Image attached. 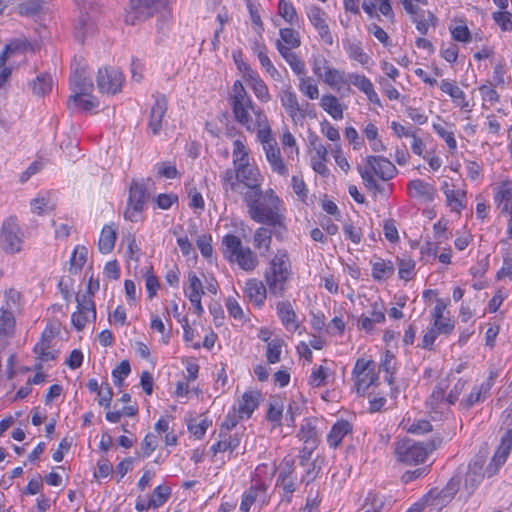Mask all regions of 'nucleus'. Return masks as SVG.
I'll return each mask as SVG.
<instances>
[{
	"label": "nucleus",
	"instance_id": "obj_1",
	"mask_svg": "<svg viewBox=\"0 0 512 512\" xmlns=\"http://www.w3.org/2000/svg\"><path fill=\"white\" fill-rule=\"evenodd\" d=\"M505 433L496 449L490 463L485 467L483 456H476L468 465V471L464 478V489L468 495H472L482 480L490 478L498 473L500 467L506 462L512 450V410L507 413L503 421Z\"/></svg>",
	"mask_w": 512,
	"mask_h": 512
},
{
	"label": "nucleus",
	"instance_id": "obj_2",
	"mask_svg": "<svg viewBox=\"0 0 512 512\" xmlns=\"http://www.w3.org/2000/svg\"><path fill=\"white\" fill-rule=\"evenodd\" d=\"M244 202L250 218L257 223L272 227L276 237L286 230L285 217L280 212L281 200L272 189L265 193L261 189L259 192H246Z\"/></svg>",
	"mask_w": 512,
	"mask_h": 512
},
{
	"label": "nucleus",
	"instance_id": "obj_3",
	"mask_svg": "<svg viewBox=\"0 0 512 512\" xmlns=\"http://www.w3.org/2000/svg\"><path fill=\"white\" fill-rule=\"evenodd\" d=\"M228 101L235 121L249 132L256 131L254 122L257 120L258 112L263 110L255 105L240 80L234 82Z\"/></svg>",
	"mask_w": 512,
	"mask_h": 512
},
{
	"label": "nucleus",
	"instance_id": "obj_4",
	"mask_svg": "<svg viewBox=\"0 0 512 512\" xmlns=\"http://www.w3.org/2000/svg\"><path fill=\"white\" fill-rule=\"evenodd\" d=\"M259 178L258 169L250 162L228 168L221 174L222 185L226 192H238L241 184L248 188L247 192H259L261 189Z\"/></svg>",
	"mask_w": 512,
	"mask_h": 512
},
{
	"label": "nucleus",
	"instance_id": "obj_5",
	"mask_svg": "<svg viewBox=\"0 0 512 512\" xmlns=\"http://www.w3.org/2000/svg\"><path fill=\"white\" fill-rule=\"evenodd\" d=\"M291 274V264L288 253L279 250L269 262L264 273L269 292L276 297H282L286 290V283Z\"/></svg>",
	"mask_w": 512,
	"mask_h": 512
},
{
	"label": "nucleus",
	"instance_id": "obj_6",
	"mask_svg": "<svg viewBox=\"0 0 512 512\" xmlns=\"http://www.w3.org/2000/svg\"><path fill=\"white\" fill-rule=\"evenodd\" d=\"M222 253L230 263L237 264L242 270L252 272L259 264L257 254L250 247H244L241 239L234 234L222 238Z\"/></svg>",
	"mask_w": 512,
	"mask_h": 512
},
{
	"label": "nucleus",
	"instance_id": "obj_7",
	"mask_svg": "<svg viewBox=\"0 0 512 512\" xmlns=\"http://www.w3.org/2000/svg\"><path fill=\"white\" fill-rule=\"evenodd\" d=\"M434 449V444H424L406 439L397 443L395 455L397 460L405 465H418L424 463Z\"/></svg>",
	"mask_w": 512,
	"mask_h": 512
},
{
	"label": "nucleus",
	"instance_id": "obj_8",
	"mask_svg": "<svg viewBox=\"0 0 512 512\" xmlns=\"http://www.w3.org/2000/svg\"><path fill=\"white\" fill-rule=\"evenodd\" d=\"M148 194L143 183L133 181L130 185L128 205L124 212L126 220L136 222L138 216L144 210Z\"/></svg>",
	"mask_w": 512,
	"mask_h": 512
},
{
	"label": "nucleus",
	"instance_id": "obj_9",
	"mask_svg": "<svg viewBox=\"0 0 512 512\" xmlns=\"http://www.w3.org/2000/svg\"><path fill=\"white\" fill-rule=\"evenodd\" d=\"M352 374L355 378L358 394H364L378 380V376L375 373V363L363 358L356 361Z\"/></svg>",
	"mask_w": 512,
	"mask_h": 512
},
{
	"label": "nucleus",
	"instance_id": "obj_10",
	"mask_svg": "<svg viewBox=\"0 0 512 512\" xmlns=\"http://www.w3.org/2000/svg\"><path fill=\"white\" fill-rule=\"evenodd\" d=\"M166 4L167 0H130V8L134 14L128 13L125 22L134 25L137 19L151 17L154 13L165 8Z\"/></svg>",
	"mask_w": 512,
	"mask_h": 512
},
{
	"label": "nucleus",
	"instance_id": "obj_11",
	"mask_svg": "<svg viewBox=\"0 0 512 512\" xmlns=\"http://www.w3.org/2000/svg\"><path fill=\"white\" fill-rule=\"evenodd\" d=\"M1 243L2 249L8 254L18 253L22 249V233L12 218L3 223Z\"/></svg>",
	"mask_w": 512,
	"mask_h": 512
},
{
	"label": "nucleus",
	"instance_id": "obj_12",
	"mask_svg": "<svg viewBox=\"0 0 512 512\" xmlns=\"http://www.w3.org/2000/svg\"><path fill=\"white\" fill-rule=\"evenodd\" d=\"M124 77L116 68H101L97 75V87L101 93L116 94L121 91Z\"/></svg>",
	"mask_w": 512,
	"mask_h": 512
},
{
	"label": "nucleus",
	"instance_id": "obj_13",
	"mask_svg": "<svg viewBox=\"0 0 512 512\" xmlns=\"http://www.w3.org/2000/svg\"><path fill=\"white\" fill-rule=\"evenodd\" d=\"M277 486L283 490L285 500L290 502L293 493L297 489L293 459L287 457L283 459L280 466L279 476L277 478Z\"/></svg>",
	"mask_w": 512,
	"mask_h": 512
},
{
	"label": "nucleus",
	"instance_id": "obj_14",
	"mask_svg": "<svg viewBox=\"0 0 512 512\" xmlns=\"http://www.w3.org/2000/svg\"><path fill=\"white\" fill-rule=\"evenodd\" d=\"M76 302L77 311L72 314L71 321L73 326L78 331H81L86 326V323L89 320V316H91L93 320L96 319V309L94 301L90 298V296L76 295Z\"/></svg>",
	"mask_w": 512,
	"mask_h": 512
},
{
	"label": "nucleus",
	"instance_id": "obj_15",
	"mask_svg": "<svg viewBox=\"0 0 512 512\" xmlns=\"http://www.w3.org/2000/svg\"><path fill=\"white\" fill-rule=\"evenodd\" d=\"M459 485L460 478L452 477L441 490L437 488L431 489L426 496V501L430 502L432 506L444 507L452 501L459 490Z\"/></svg>",
	"mask_w": 512,
	"mask_h": 512
},
{
	"label": "nucleus",
	"instance_id": "obj_16",
	"mask_svg": "<svg viewBox=\"0 0 512 512\" xmlns=\"http://www.w3.org/2000/svg\"><path fill=\"white\" fill-rule=\"evenodd\" d=\"M70 87L74 92V95H71L68 98V108H71V102H77L79 100V96L89 95L93 89L92 80L86 76L84 68H76L71 73Z\"/></svg>",
	"mask_w": 512,
	"mask_h": 512
},
{
	"label": "nucleus",
	"instance_id": "obj_17",
	"mask_svg": "<svg viewBox=\"0 0 512 512\" xmlns=\"http://www.w3.org/2000/svg\"><path fill=\"white\" fill-rule=\"evenodd\" d=\"M449 384L446 379L440 380L433 388L430 396L426 400V406L436 414H444L450 408L445 394Z\"/></svg>",
	"mask_w": 512,
	"mask_h": 512
},
{
	"label": "nucleus",
	"instance_id": "obj_18",
	"mask_svg": "<svg viewBox=\"0 0 512 512\" xmlns=\"http://www.w3.org/2000/svg\"><path fill=\"white\" fill-rule=\"evenodd\" d=\"M168 101L165 95L157 94L150 108L148 128L152 135H158L162 129V121L167 112Z\"/></svg>",
	"mask_w": 512,
	"mask_h": 512
},
{
	"label": "nucleus",
	"instance_id": "obj_19",
	"mask_svg": "<svg viewBox=\"0 0 512 512\" xmlns=\"http://www.w3.org/2000/svg\"><path fill=\"white\" fill-rule=\"evenodd\" d=\"M77 6L80 8V15L75 25V38L83 43L85 38L92 35L96 31V26L92 18L87 12H83L86 9L87 0H75Z\"/></svg>",
	"mask_w": 512,
	"mask_h": 512
},
{
	"label": "nucleus",
	"instance_id": "obj_20",
	"mask_svg": "<svg viewBox=\"0 0 512 512\" xmlns=\"http://www.w3.org/2000/svg\"><path fill=\"white\" fill-rule=\"evenodd\" d=\"M368 166L381 180H391L398 172L395 165L382 156L370 155L366 159Z\"/></svg>",
	"mask_w": 512,
	"mask_h": 512
},
{
	"label": "nucleus",
	"instance_id": "obj_21",
	"mask_svg": "<svg viewBox=\"0 0 512 512\" xmlns=\"http://www.w3.org/2000/svg\"><path fill=\"white\" fill-rule=\"evenodd\" d=\"M298 437L305 444L302 450L304 454L302 456L301 464H303V461L310 457L311 452L316 447L318 441L316 427L310 419H305L301 424Z\"/></svg>",
	"mask_w": 512,
	"mask_h": 512
},
{
	"label": "nucleus",
	"instance_id": "obj_22",
	"mask_svg": "<svg viewBox=\"0 0 512 512\" xmlns=\"http://www.w3.org/2000/svg\"><path fill=\"white\" fill-rule=\"evenodd\" d=\"M494 377L495 376L493 372H490L489 378L483 383H481L479 386L473 387L468 397L460 402V407L463 410H468L476 403L484 401L486 395L489 393L493 386Z\"/></svg>",
	"mask_w": 512,
	"mask_h": 512
},
{
	"label": "nucleus",
	"instance_id": "obj_23",
	"mask_svg": "<svg viewBox=\"0 0 512 512\" xmlns=\"http://www.w3.org/2000/svg\"><path fill=\"white\" fill-rule=\"evenodd\" d=\"M244 295L254 306L262 307L267 298V289L262 281L256 278L248 279L245 284Z\"/></svg>",
	"mask_w": 512,
	"mask_h": 512
},
{
	"label": "nucleus",
	"instance_id": "obj_24",
	"mask_svg": "<svg viewBox=\"0 0 512 512\" xmlns=\"http://www.w3.org/2000/svg\"><path fill=\"white\" fill-rule=\"evenodd\" d=\"M407 189L410 197L425 201H432L436 194L435 187L421 179L409 181Z\"/></svg>",
	"mask_w": 512,
	"mask_h": 512
},
{
	"label": "nucleus",
	"instance_id": "obj_25",
	"mask_svg": "<svg viewBox=\"0 0 512 512\" xmlns=\"http://www.w3.org/2000/svg\"><path fill=\"white\" fill-rule=\"evenodd\" d=\"M372 311L369 316L361 315L358 320V327L366 332H372L375 324L385 322V312L382 304L374 302L371 305Z\"/></svg>",
	"mask_w": 512,
	"mask_h": 512
},
{
	"label": "nucleus",
	"instance_id": "obj_26",
	"mask_svg": "<svg viewBox=\"0 0 512 512\" xmlns=\"http://www.w3.org/2000/svg\"><path fill=\"white\" fill-rule=\"evenodd\" d=\"M23 307V297L15 288L6 289L3 293L0 311L5 313H13L16 316Z\"/></svg>",
	"mask_w": 512,
	"mask_h": 512
},
{
	"label": "nucleus",
	"instance_id": "obj_27",
	"mask_svg": "<svg viewBox=\"0 0 512 512\" xmlns=\"http://www.w3.org/2000/svg\"><path fill=\"white\" fill-rule=\"evenodd\" d=\"M264 151L272 171L281 176L288 175V168L283 161L280 148L277 146V144L265 145Z\"/></svg>",
	"mask_w": 512,
	"mask_h": 512
},
{
	"label": "nucleus",
	"instance_id": "obj_28",
	"mask_svg": "<svg viewBox=\"0 0 512 512\" xmlns=\"http://www.w3.org/2000/svg\"><path fill=\"white\" fill-rule=\"evenodd\" d=\"M260 393L256 391L245 392L238 401L236 412L240 418H250L254 410L259 406Z\"/></svg>",
	"mask_w": 512,
	"mask_h": 512
},
{
	"label": "nucleus",
	"instance_id": "obj_29",
	"mask_svg": "<svg viewBox=\"0 0 512 512\" xmlns=\"http://www.w3.org/2000/svg\"><path fill=\"white\" fill-rule=\"evenodd\" d=\"M280 38L276 40L275 46L279 52V48L291 51L301 45V37L298 31L292 28H281L279 30Z\"/></svg>",
	"mask_w": 512,
	"mask_h": 512
},
{
	"label": "nucleus",
	"instance_id": "obj_30",
	"mask_svg": "<svg viewBox=\"0 0 512 512\" xmlns=\"http://www.w3.org/2000/svg\"><path fill=\"white\" fill-rule=\"evenodd\" d=\"M117 239V228L114 224L105 225L100 233L98 249L102 254L110 253Z\"/></svg>",
	"mask_w": 512,
	"mask_h": 512
},
{
	"label": "nucleus",
	"instance_id": "obj_31",
	"mask_svg": "<svg viewBox=\"0 0 512 512\" xmlns=\"http://www.w3.org/2000/svg\"><path fill=\"white\" fill-rule=\"evenodd\" d=\"M267 490V486L262 481H257L247 491L244 492L240 504V509L243 512H249L251 506L255 503L260 495H264Z\"/></svg>",
	"mask_w": 512,
	"mask_h": 512
},
{
	"label": "nucleus",
	"instance_id": "obj_32",
	"mask_svg": "<svg viewBox=\"0 0 512 512\" xmlns=\"http://www.w3.org/2000/svg\"><path fill=\"white\" fill-rule=\"evenodd\" d=\"M282 106L286 109L290 117L295 121L298 114L303 118L304 114L299 105L296 93L290 89L282 90L280 93Z\"/></svg>",
	"mask_w": 512,
	"mask_h": 512
},
{
	"label": "nucleus",
	"instance_id": "obj_33",
	"mask_svg": "<svg viewBox=\"0 0 512 512\" xmlns=\"http://www.w3.org/2000/svg\"><path fill=\"white\" fill-rule=\"evenodd\" d=\"M494 199L502 213H507L511 211L512 184L509 181L502 182L495 193Z\"/></svg>",
	"mask_w": 512,
	"mask_h": 512
},
{
	"label": "nucleus",
	"instance_id": "obj_34",
	"mask_svg": "<svg viewBox=\"0 0 512 512\" xmlns=\"http://www.w3.org/2000/svg\"><path fill=\"white\" fill-rule=\"evenodd\" d=\"M254 123L256 124L258 140L262 143L263 149L265 145L277 144L276 140L272 137L271 128L264 112H258L257 120Z\"/></svg>",
	"mask_w": 512,
	"mask_h": 512
},
{
	"label": "nucleus",
	"instance_id": "obj_35",
	"mask_svg": "<svg viewBox=\"0 0 512 512\" xmlns=\"http://www.w3.org/2000/svg\"><path fill=\"white\" fill-rule=\"evenodd\" d=\"M275 234L274 229L259 227L256 229L253 235V244L254 247L259 250L261 255H265L270 251L271 243H272V234Z\"/></svg>",
	"mask_w": 512,
	"mask_h": 512
},
{
	"label": "nucleus",
	"instance_id": "obj_36",
	"mask_svg": "<svg viewBox=\"0 0 512 512\" xmlns=\"http://www.w3.org/2000/svg\"><path fill=\"white\" fill-rule=\"evenodd\" d=\"M351 432L352 426L348 421H338L333 425L328 434L327 441L331 447L336 448L342 442L343 438Z\"/></svg>",
	"mask_w": 512,
	"mask_h": 512
},
{
	"label": "nucleus",
	"instance_id": "obj_37",
	"mask_svg": "<svg viewBox=\"0 0 512 512\" xmlns=\"http://www.w3.org/2000/svg\"><path fill=\"white\" fill-rule=\"evenodd\" d=\"M277 314L282 322V324L290 329L296 330L298 325L296 324V314L295 311L289 301H281L277 303L276 306Z\"/></svg>",
	"mask_w": 512,
	"mask_h": 512
},
{
	"label": "nucleus",
	"instance_id": "obj_38",
	"mask_svg": "<svg viewBox=\"0 0 512 512\" xmlns=\"http://www.w3.org/2000/svg\"><path fill=\"white\" fill-rule=\"evenodd\" d=\"M442 189L444 190V194L446 196V203L451 211L460 213L464 208L463 199L466 198V192L462 190L449 189L447 182L443 184Z\"/></svg>",
	"mask_w": 512,
	"mask_h": 512
},
{
	"label": "nucleus",
	"instance_id": "obj_39",
	"mask_svg": "<svg viewBox=\"0 0 512 512\" xmlns=\"http://www.w3.org/2000/svg\"><path fill=\"white\" fill-rule=\"evenodd\" d=\"M320 106L335 120L343 118V108L336 96L332 94L323 95Z\"/></svg>",
	"mask_w": 512,
	"mask_h": 512
},
{
	"label": "nucleus",
	"instance_id": "obj_40",
	"mask_svg": "<svg viewBox=\"0 0 512 512\" xmlns=\"http://www.w3.org/2000/svg\"><path fill=\"white\" fill-rule=\"evenodd\" d=\"M221 439L212 445L211 451L214 455L220 452L229 451L232 453L240 445V439L235 436L228 435L227 433L220 432Z\"/></svg>",
	"mask_w": 512,
	"mask_h": 512
},
{
	"label": "nucleus",
	"instance_id": "obj_41",
	"mask_svg": "<svg viewBox=\"0 0 512 512\" xmlns=\"http://www.w3.org/2000/svg\"><path fill=\"white\" fill-rule=\"evenodd\" d=\"M440 89L444 93L448 94L452 98L454 103H456L461 108H466L468 106L465 93L454 82H451L449 80H442L440 84Z\"/></svg>",
	"mask_w": 512,
	"mask_h": 512
},
{
	"label": "nucleus",
	"instance_id": "obj_42",
	"mask_svg": "<svg viewBox=\"0 0 512 512\" xmlns=\"http://www.w3.org/2000/svg\"><path fill=\"white\" fill-rule=\"evenodd\" d=\"M394 271V265L391 261L377 258L376 261L372 262V277L375 280L387 279L394 274Z\"/></svg>",
	"mask_w": 512,
	"mask_h": 512
},
{
	"label": "nucleus",
	"instance_id": "obj_43",
	"mask_svg": "<svg viewBox=\"0 0 512 512\" xmlns=\"http://www.w3.org/2000/svg\"><path fill=\"white\" fill-rule=\"evenodd\" d=\"M16 332V316L0 311V338H12Z\"/></svg>",
	"mask_w": 512,
	"mask_h": 512
},
{
	"label": "nucleus",
	"instance_id": "obj_44",
	"mask_svg": "<svg viewBox=\"0 0 512 512\" xmlns=\"http://www.w3.org/2000/svg\"><path fill=\"white\" fill-rule=\"evenodd\" d=\"M344 48L350 59L359 62L363 66L367 65L371 60L368 54L364 52L360 42L347 41L344 44Z\"/></svg>",
	"mask_w": 512,
	"mask_h": 512
},
{
	"label": "nucleus",
	"instance_id": "obj_45",
	"mask_svg": "<svg viewBox=\"0 0 512 512\" xmlns=\"http://www.w3.org/2000/svg\"><path fill=\"white\" fill-rule=\"evenodd\" d=\"M248 82L258 100H260L263 103H267L271 100V95L269 93L268 86L261 79L259 74L254 75V77L251 78Z\"/></svg>",
	"mask_w": 512,
	"mask_h": 512
},
{
	"label": "nucleus",
	"instance_id": "obj_46",
	"mask_svg": "<svg viewBox=\"0 0 512 512\" xmlns=\"http://www.w3.org/2000/svg\"><path fill=\"white\" fill-rule=\"evenodd\" d=\"M88 250L85 246H76L70 257V273H78L87 261Z\"/></svg>",
	"mask_w": 512,
	"mask_h": 512
},
{
	"label": "nucleus",
	"instance_id": "obj_47",
	"mask_svg": "<svg viewBox=\"0 0 512 512\" xmlns=\"http://www.w3.org/2000/svg\"><path fill=\"white\" fill-rule=\"evenodd\" d=\"M233 166L250 162L249 150L246 147L245 139H236L233 142Z\"/></svg>",
	"mask_w": 512,
	"mask_h": 512
},
{
	"label": "nucleus",
	"instance_id": "obj_48",
	"mask_svg": "<svg viewBox=\"0 0 512 512\" xmlns=\"http://www.w3.org/2000/svg\"><path fill=\"white\" fill-rule=\"evenodd\" d=\"M279 54L289 64L294 73L300 75V77L305 76V64L294 52L281 47L279 48Z\"/></svg>",
	"mask_w": 512,
	"mask_h": 512
},
{
	"label": "nucleus",
	"instance_id": "obj_49",
	"mask_svg": "<svg viewBox=\"0 0 512 512\" xmlns=\"http://www.w3.org/2000/svg\"><path fill=\"white\" fill-rule=\"evenodd\" d=\"M278 14L290 25H296L299 21L295 7L287 0H279Z\"/></svg>",
	"mask_w": 512,
	"mask_h": 512
},
{
	"label": "nucleus",
	"instance_id": "obj_50",
	"mask_svg": "<svg viewBox=\"0 0 512 512\" xmlns=\"http://www.w3.org/2000/svg\"><path fill=\"white\" fill-rule=\"evenodd\" d=\"M42 11L41 0H23L17 5V13L25 17H33Z\"/></svg>",
	"mask_w": 512,
	"mask_h": 512
},
{
	"label": "nucleus",
	"instance_id": "obj_51",
	"mask_svg": "<svg viewBox=\"0 0 512 512\" xmlns=\"http://www.w3.org/2000/svg\"><path fill=\"white\" fill-rule=\"evenodd\" d=\"M324 82L332 88L340 89L341 85L347 83V79L344 72L336 68L326 67Z\"/></svg>",
	"mask_w": 512,
	"mask_h": 512
},
{
	"label": "nucleus",
	"instance_id": "obj_52",
	"mask_svg": "<svg viewBox=\"0 0 512 512\" xmlns=\"http://www.w3.org/2000/svg\"><path fill=\"white\" fill-rule=\"evenodd\" d=\"M411 20L416 25V29L420 32V34L426 35L428 33V29H429V25H430L429 21L432 22V25H435L437 18L435 17V15L432 12H430V11L425 12L423 10L420 14L413 17Z\"/></svg>",
	"mask_w": 512,
	"mask_h": 512
},
{
	"label": "nucleus",
	"instance_id": "obj_53",
	"mask_svg": "<svg viewBox=\"0 0 512 512\" xmlns=\"http://www.w3.org/2000/svg\"><path fill=\"white\" fill-rule=\"evenodd\" d=\"M383 506V498L376 493L369 492L366 495L359 512H381Z\"/></svg>",
	"mask_w": 512,
	"mask_h": 512
},
{
	"label": "nucleus",
	"instance_id": "obj_54",
	"mask_svg": "<svg viewBox=\"0 0 512 512\" xmlns=\"http://www.w3.org/2000/svg\"><path fill=\"white\" fill-rule=\"evenodd\" d=\"M299 90L302 94L307 96L309 99H317L319 97L318 86L314 83V80L309 76H301L299 78Z\"/></svg>",
	"mask_w": 512,
	"mask_h": 512
},
{
	"label": "nucleus",
	"instance_id": "obj_55",
	"mask_svg": "<svg viewBox=\"0 0 512 512\" xmlns=\"http://www.w3.org/2000/svg\"><path fill=\"white\" fill-rule=\"evenodd\" d=\"M32 91L37 96H43L52 88V78L48 74H41L31 83Z\"/></svg>",
	"mask_w": 512,
	"mask_h": 512
},
{
	"label": "nucleus",
	"instance_id": "obj_56",
	"mask_svg": "<svg viewBox=\"0 0 512 512\" xmlns=\"http://www.w3.org/2000/svg\"><path fill=\"white\" fill-rule=\"evenodd\" d=\"M380 370L384 371L386 375L384 376L385 381L392 385L394 383V372H395V363H394V355L387 350L384 354V358L381 360Z\"/></svg>",
	"mask_w": 512,
	"mask_h": 512
},
{
	"label": "nucleus",
	"instance_id": "obj_57",
	"mask_svg": "<svg viewBox=\"0 0 512 512\" xmlns=\"http://www.w3.org/2000/svg\"><path fill=\"white\" fill-rule=\"evenodd\" d=\"M283 340L276 338L268 342L266 358L268 363L275 364L280 361Z\"/></svg>",
	"mask_w": 512,
	"mask_h": 512
},
{
	"label": "nucleus",
	"instance_id": "obj_58",
	"mask_svg": "<svg viewBox=\"0 0 512 512\" xmlns=\"http://www.w3.org/2000/svg\"><path fill=\"white\" fill-rule=\"evenodd\" d=\"M448 124H433L434 131L446 142L447 146L451 151L457 148V142L454 137L453 131L449 130Z\"/></svg>",
	"mask_w": 512,
	"mask_h": 512
},
{
	"label": "nucleus",
	"instance_id": "obj_59",
	"mask_svg": "<svg viewBox=\"0 0 512 512\" xmlns=\"http://www.w3.org/2000/svg\"><path fill=\"white\" fill-rule=\"evenodd\" d=\"M170 494L171 490L168 486H157L149 496L152 506H154V508L161 507L167 501Z\"/></svg>",
	"mask_w": 512,
	"mask_h": 512
},
{
	"label": "nucleus",
	"instance_id": "obj_60",
	"mask_svg": "<svg viewBox=\"0 0 512 512\" xmlns=\"http://www.w3.org/2000/svg\"><path fill=\"white\" fill-rule=\"evenodd\" d=\"M307 16L311 22V24L314 26V28L316 29L317 27L319 26H322L324 24L327 23V14L326 12L316 6V5H311L308 10H307Z\"/></svg>",
	"mask_w": 512,
	"mask_h": 512
},
{
	"label": "nucleus",
	"instance_id": "obj_61",
	"mask_svg": "<svg viewBox=\"0 0 512 512\" xmlns=\"http://www.w3.org/2000/svg\"><path fill=\"white\" fill-rule=\"evenodd\" d=\"M51 343H48L46 342V340L44 341H39L35 346H34V353L38 355V358L43 361V362H47L49 360H54L56 359L57 357V353L55 351H51L50 350V345Z\"/></svg>",
	"mask_w": 512,
	"mask_h": 512
},
{
	"label": "nucleus",
	"instance_id": "obj_62",
	"mask_svg": "<svg viewBox=\"0 0 512 512\" xmlns=\"http://www.w3.org/2000/svg\"><path fill=\"white\" fill-rule=\"evenodd\" d=\"M357 169L367 189L374 190L378 193L383 191V187L376 181L369 169L363 168L362 166H358Z\"/></svg>",
	"mask_w": 512,
	"mask_h": 512
},
{
	"label": "nucleus",
	"instance_id": "obj_63",
	"mask_svg": "<svg viewBox=\"0 0 512 512\" xmlns=\"http://www.w3.org/2000/svg\"><path fill=\"white\" fill-rule=\"evenodd\" d=\"M259 62L263 69L269 74V76L275 81H282V75L273 65L267 53L259 52Z\"/></svg>",
	"mask_w": 512,
	"mask_h": 512
},
{
	"label": "nucleus",
	"instance_id": "obj_64",
	"mask_svg": "<svg viewBox=\"0 0 512 512\" xmlns=\"http://www.w3.org/2000/svg\"><path fill=\"white\" fill-rule=\"evenodd\" d=\"M493 20L503 31H512V14L508 11H497L492 14Z\"/></svg>",
	"mask_w": 512,
	"mask_h": 512
}]
</instances>
